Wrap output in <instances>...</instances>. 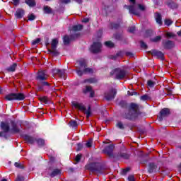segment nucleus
<instances>
[{
	"instance_id": "nucleus-1",
	"label": "nucleus",
	"mask_w": 181,
	"mask_h": 181,
	"mask_svg": "<svg viewBox=\"0 0 181 181\" xmlns=\"http://www.w3.org/2000/svg\"><path fill=\"white\" fill-rule=\"evenodd\" d=\"M48 76L46 74V71H39L36 80L38 81L37 83V90L38 91H49L52 89V86H50V83L46 81L47 80Z\"/></svg>"
},
{
	"instance_id": "nucleus-2",
	"label": "nucleus",
	"mask_w": 181,
	"mask_h": 181,
	"mask_svg": "<svg viewBox=\"0 0 181 181\" xmlns=\"http://www.w3.org/2000/svg\"><path fill=\"white\" fill-rule=\"evenodd\" d=\"M86 170H90L93 173L96 172V173H103L104 170V165L101 163H90L85 166Z\"/></svg>"
},
{
	"instance_id": "nucleus-3",
	"label": "nucleus",
	"mask_w": 181,
	"mask_h": 181,
	"mask_svg": "<svg viewBox=\"0 0 181 181\" xmlns=\"http://www.w3.org/2000/svg\"><path fill=\"white\" fill-rule=\"evenodd\" d=\"M26 98L22 93H11L5 96L6 101H23Z\"/></svg>"
},
{
	"instance_id": "nucleus-4",
	"label": "nucleus",
	"mask_w": 181,
	"mask_h": 181,
	"mask_svg": "<svg viewBox=\"0 0 181 181\" xmlns=\"http://www.w3.org/2000/svg\"><path fill=\"white\" fill-rule=\"evenodd\" d=\"M71 105L75 108V110H78L81 111V112H85V114H91V106H88V109L82 103H78L76 101L71 102Z\"/></svg>"
},
{
	"instance_id": "nucleus-5",
	"label": "nucleus",
	"mask_w": 181,
	"mask_h": 181,
	"mask_svg": "<svg viewBox=\"0 0 181 181\" xmlns=\"http://www.w3.org/2000/svg\"><path fill=\"white\" fill-rule=\"evenodd\" d=\"M76 64H78L79 69L83 68L84 74H93L94 73V70L92 68L87 67V61L85 59L76 61Z\"/></svg>"
},
{
	"instance_id": "nucleus-6",
	"label": "nucleus",
	"mask_w": 181,
	"mask_h": 181,
	"mask_svg": "<svg viewBox=\"0 0 181 181\" xmlns=\"http://www.w3.org/2000/svg\"><path fill=\"white\" fill-rule=\"evenodd\" d=\"M110 76H115L116 80H122L127 76V71L121 69V68H116L110 72Z\"/></svg>"
},
{
	"instance_id": "nucleus-7",
	"label": "nucleus",
	"mask_w": 181,
	"mask_h": 181,
	"mask_svg": "<svg viewBox=\"0 0 181 181\" xmlns=\"http://www.w3.org/2000/svg\"><path fill=\"white\" fill-rule=\"evenodd\" d=\"M115 146H114V144H110L108 146H106L104 149L102 151L103 153H105V155H107L109 158H115V156L117 154H114V148Z\"/></svg>"
},
{
	"instance_id": "nucleus-8",
	"label": "nucleus",
	"mask_w": 181,
	"mask_h": 181,
	"mask_svg": "<svg viewBox=\"0 0 181 181\" xmlns=\"http://www.w3.org/2000/svg\"><path fill=\"white\" fill-rule=\"evenodd\" d=\"M117 89L112 88L107 92L104 93L105 98L107 101H112L117 95Z\"/></svg>"
},
{
	"instance_id": "nucleus-9",
	"label": "nucleus",
	"mask_w": 181,
	"mask_h": 181,
	"mask_svg": "<svg viewBox=\"0 0 181 181\" xmlns=\"http://www.w3.org/2000/svg\"><path fill=\"white\" fill-rule=\"evenodd\" d=\"M161 45L165 50H172L175 47V42L170 40H163Z\"/></svg>"
},
{
	"instance_id": "nucleus-10",
	"label": "nucleus",
	"mask_w": 181,
	"mask_h": 181,
	"mask_svg": "<svg viewBox=\"0 0 181 181\" xmlns=\"http://www.w3.org/2000/svg\"><path fill=\"white\" fill-rule=\"evenodd\" d=\"M141 108H142V105L135 103H130L129 107V110L133 111L134 114H142V112H139L141 111Z\"/></svg>"
},
{
	"instance_id": "nucleus-11",
	"label": "nucleus",
	"mask_w": 181,
	"mask_h": 181,
	"mask_svg": "<svg viewBox=\"0 0 181 181\" xmlns=\"http://www.w3.org/2000/svg\"><path fill=\"white\" fill-rule=\"evenodd\" d=\"M101 46H103L101 42H95L91 45L90 50L94 54H95L97 53H100V52H101Z\"/></svg>"
},
{
	"instance_id": "nucleus-12",
	"label": "nucleus",
	"mask_w": 181,
	"mask_h": 181,
	"mask_svg": "<svg viewBox=\"0 0 181 181\" xmlns=\"http://www.w3.org/2000/svg\"><path fill=\"white\" fill-rule=\"evenodd\" d=\"M149 53H151V56L153 57H156V59L165 60V54H163L162 51H159L158 49H151Z\"/></svg>"
},
{
	"instance_id": "nucleus-13",
	"label": "nucleus",
	"mask_w": 181,
	"mask_h": 181,
	"mask_svg": "<svg viewBox=\"0 0 181 181\" xmlns=\"http://www.w3.org/2000/svg\"><path fill=\"white\" fill-rule=\"evenodd\" d=\"M160 169V168L158 167V164L152 162L148 163L147 172L150 174L156 173V172H159Z\"/></svg>"
},
{
	"instance_id": "nucleus-14",
	"label": "nucleus",
	"mask_w": 181,
	"mask_h": 181,
	"mask_svg": "<svg viewBox=\"0 0 181 181\" xmlns=\"http://www.w3.org/2000/svg\"><path fill=\"white\" fill-rule=\"evenodd\" d=\"M131 158V154H128L127 153H122V152H119L116 153L115 156V159L116 160H119V159H124L126 160H128Z\"/></svg>"
},
{
	"instance_id": "nucleus-15",
	"label": "nucleus",
	"mask_w": 181,
	"mask_h": 181,
	"mask_svg": "<svg viewBox=\"0 0 181 181\" xmlns=\"http://www.w3.org/2000/svg\"><path fill=\"white\" fill-rule=\"evenodd\" d=\"M139 115L138 114H122V118L128 119V121H136V119H138Z\"/></svg>"
},
{
	"instance_id": "nucleus-16",
	"label": "nucleus",
	"mask_w": 181,
	"mask_h": 181,
	"mask_svg": "<svg viewBox=\"0 0 181 181\" xmlns=\"http://www.w3.org/2000/svg\"><path fill=\"white\" fill-rule=\"evenodd\" d=\"M127 9H128L129 13L132 15H135L136 16H141V13L139 11H136L135 8V6L134 5H129V6H125Z\"/></svg>"
},
{
	"instance_id": "nucleus-17",
	"label": "nucleus",
	"mask_w": 181,
	"mask_h": 181,
	"mask_svg": "<svg viewBox=\"0 0 181 181\" xmlns=\"http://www.w3.org/2000/svg\"><path fill=\"white\" fill-rule=\"evenodd\" d=\"M21 136L27 142V144H30V145H33L36 141V139L30 135L22 134Z\"/></svg>"
},
{
	"instance_id": "nucleus-18",
	"label": "nucleus",
	"mask_w": 181,
	"mask_h": 181,
	"mask_svg": "<svg viewBox=\"0 0 181 181\" xmlns=\"http://www.w3.org/2000/svg\"><path fill=\"white\" fill-rule=\"evenodd\" d=\"M122 23V19H119L118 23H110V29H111L112 30H117L121 28Z\"/></svg>"
},
{
	"instance_id": "nucleus-19",
	"label": "nucleus",
	"mask_w": 181,
	"mask_h": 181,
	"mask_svg": "<svg viewBox=\"0 0 181 181\" xmlns=\"http://www.w3.org/2000/svg\"><path fill=\"white\" fill-rule=\"evenodd\" d=\"M1 131H4V132L8 134L9 131H11V127L9 126V124L5 122H1Z\"/></svg>"
},
{
	"instance_id": "nucleus-20",
	"label": "nucleus",
	"mask_w": 181,
	"mask_h": 181,
	"mask_svg": "<svg viewBox=\"0 0 181 181\" xmlns=\"http://www.w3.org/2000/svg\"><path fill=\"white\" fill-rule=\"evenodd\" d=\"M14 15L16 19H22L25 16V10L23 8H18Z\"/></svg>"
},
{
	"instance_id": "nucleus-21",
	"label": "nucleus",
	"mask_w": 181,
	"mask_h": 181,
	"mask_svg": "<svg viewBox=\"0 0 181 181\" xmlns=\"http://www.w3.org/2000/svg\"><path fill=\"white\" fill-rule=\"evenodd\" d=\"M83 83H88V84H97V83H98V79L96 78H89L87 79H84L83 81Z\"/></svg>"
},
{
	"instance_id": "nucleus-22",
	"label": "nucleus",
	"mask_w": 181,
	"mask_h": 181,
	"mask_svg": "<svg viewBox=\"0 0 181 181\" xmlns=\"http://www.w3.org/2000/svg\"><path fill=\"white\" fill-rule=\"evenodd\" d=\"M59 175H62V170L59 168H56V169H54L49 174V176H50V177H56V176H59Z\"/></svg>"
},
{
	"instance_id": "nucleus-23",
	"label": "nucleus",
	"mask_w": 181,
	"mask_h": 181,
	"mask_svg": "<svg viewBox=\"0 0 181 181\" xmlns=\"http://www.w3.org/2000/svg\"><path fill=\"white\" fill-rule=\"evenodd\" d=\"M11 131L14 134H19L21 132V129L18 128V124L13 121H11Z\"/></svg>"
},
{
	"instance_id": "nucleus-24",
	"label": "nucleus",
	"mask_w": 181,
	"mask_h": 181,
	"mask_svg": "<svg viewBox=\"0 0 181 181\" xmlns=\"http://www.w3.org/2000/svg\"><path fill=\"white\" fill-rule=\"evenodd\" d=\"M16 67H18V64L13 63L12 65L6 69V71L8 73H13L16 71Z\"/></svg>"
},
{
	"instance_id": "nucleus-25",
	"label": "nucleus",
	"mask_w": 181,
	"mask_h": 181,
	"mask_svg": "<svg viewBox=\"0 0 181 181\" xmlns=\"http://www.w3.org/2000/svg\"><path fill=\"white\" fill-rule=\"evenodd\" d=\"M59 45V40L57 39H53L51 42L52 50H57V45Z\"/></svg>"
},
{
	"instance_id": "nucleus-26",
	"label": "nucleus",
	"mask_w": 181,
	"mask_h": 181,
	"mask_svg": "<svg viewBox=\"0 0 181 181\" xmlns=\"http://www.w3.org/2000/svg\"><path fill=\"white\" fill-rule=\"evenodd\" d=\"M69 125L71 128H73V129H77L78 123H77V121L74 119H71V121L69 122Z\"/></svg>"
},
{
	"instance_id": "nucleus-27",
	"label": "nucleus",
	"mask_w": 181,
	"mask_h": 181,
	"mask_svg": "<svg viewBox=\"0 0 181 181\" xmlns=\"http://www.w3.org/2000/svg\"><path fill=\"white\" fill-rule=\"evenodd\" d=\"M156 21L158 25H160V26H162V25H163V23L162 22V15L160 13H156Z\"/></svg>"
},
{
	"instance_id": "nucleus-28",
	"label": "nucleus",
	"mask_w": 181,
	"mask_h": 181,
	"mask_svg": "<svg viewBox=\"0 0 181 181\" xmlns=\"http://www.w3.org/2000/svg\"><path fill=\"white\" fill-rule=\"evenodd\" d=\"M35 142H37V144L38 145V146H40V148H42L45 145V141L44 139H35Z\"/></svg>"
},
{
	"instance_id": "nucleus-29",
	"label": "nucleus",
	"mask_w": 181,
	"mask_h": 181,
	"mask_svg": "<svg viewBox=\"0 0 181 181\" xmlns=\"http://www.w3.org/2000/svg\"><path fill=\"white\" fill-rule=\"evenodd\" d=\"M118 105L124 110H127V108H128V103H127V100H120Z\"/></svg>"
},
{
	"instance_id": "nucleus-30",
	"label": "nucleus",
	"mask_w": 181,
	"mask_h": 181,
	"mask_svg": "<svg viewBox=\"0 0 181 181\" xmlns=\"http://www.w3.org/2000/svg\"><path fill=\"white\" fill-rule=\"evenodd\" d=\"M83 25L81 24H78V25H75L72 27V30L74 32H78L80 30H83Z\"/></svg>"
},
{
	"instance_id": "nucleus-31",
	"label": "nucleus",
	"mask_w": 181,
	"mask_h": 181,
	"mask_svg": "<svg viewBox=\"0 0 181 181\" xmlns=\"http://www.w3.org/2000/svg\"><path fill=\"white\" fill-rule=\"evenodd\" d=\"M25 3L30 8H33L36 5V1L35 0H25Z\"/></svg>"
},
{
	"instance_id": "nucleus-32",
	"label": "nucleus",
	"mask_w": 181,
	"mask_h": 181,
	"mask_svg": "<svg viewBox=\"0 0 181 181\" xmlns=\"http://www.w3.org/2000/svg\"><path fill=\"white\" fill-rule=\"evenodd\" d=\"M44 13H47V15H50L53 13V10L48 6H45L43 8Z\"/></svg>"
},
{
	"instance_id": "nucleus-33",
	"label": "nucleus",
	"mask_w": 181,
	"mask_h": 181,
	"mask_svg": "<svg viewBox=\"0 0 181 181\" xmlns=\"http://www.w3.org/2000/svg\"><path fill=\"white\" fill-rule=\"evenodd\" d=\"M168 6H169V8H170L171 9H177L178 5L177 4L173 2V1H170L168 2L167 4Z\"/></svg>"
},
{
	"instance_id": "nucleus-34",
	"label": "nucleus",
	"mask_w": 181,
	"mask_h": 181,
	"mask_svg": "<svg viewBox=\"0 0 181 181\" xmlns=\"http://www.w3.org/2000/svg\"><path fill=\"white\" fill-rule=\"evenodd\" d=\"M70 42H71V39H70V37H69V35L64 36V45H70Z\"/></svg>"
},
{
	"instance_id": "nucleus-35",
	"label": "nucleus",
	"mask_w": 181,
	"mask_h": 181,
	"mask_svg": "<svg viewBox=\"0 0 181 181\" xmlns=\"http://www.w3.org/2000/svg\"><path fill=\"white\" fill-rule=\"evenodd\" d=\"M160 40H162V36L160 35H158L154 38L151 39V42H153V43H158V42H160Z\"/></svg>"
},
{
	"instance_id": "nucleus-36",
	"label": "nucleus",
	"mask_w": 181,
	"mask_h": 181,
	"mask_svg": "<svg viewBox=\"0 0 181 181\" xmlns=\"http://www.w3.org/2000/svg\"><path fill=\"white\" fill-rule=\"evenodd\" d=\"M172 112L170 108L164 107L160 112L159 114H170Z\"/></svg>"
},
{
	"instance_id": "nucleus-37",
	"label": "nucleus",
	"mask_w": 181,
	"mask_h": 181,
	"mask_svg": "<svg viewBox=\"0 0 181 181\" xmlns=\"http://www.w3.org/2000/svg\"><path fill=\"white\" fill-rule=\"evenodd\" d=\"M78 36H80L79 33H74L70 35L69 37H70L71 40H76V39H77V37H78Z\"/></svg>"
},
{
	"instance_id": "nucleus-38",
	"label": "nucleus",
	"mask_w": 181,
	"mask_h": 181,
	"mask_svg": "<svg viewBox=\"0 0 181 181\" xmlns=\"http://www.w3.org/2000/svg\"><path fill=\"white\" fill-rule=\"evenodd\" d=\"M141 101H148L151 100V97L148 94L143 95L140 97Z\"/></svg>"
},
{
	"instance_id": "nucleus-39",
	"label": "nucleus",
	"mask_w": 181,
	"mask_h": 181,
	"mask_svg": "<svg viewBox=\"0 0 181 181\" xmlns=\"http://www.w3.org/2000/svg\"><path fill=\"white\" fill-rule=\"evenodd\" d=\"M39 100L40 101H41V103H44L45 104H49V98H47V96L40 97Z\"/></svg>"
},
{
	"instance_id": "nucleus-40",
	"label": "nucleus",
	"mask_w": 181,
	"mask_h": 181,
	"mask_svg": "<svg viewBox=\"0 0 181 181\" xmlns=\"http://www.w3.org/2000/svg\"><path fill=\"white\" fill-rule=\"evenodd\" d=\"M153 35V30H146L145 32V37H151Z\"/></svg>"
},
{
	"instance_id": "nucleus-41",
	"label": "nucleus",
	"mask_w": 181,
	"mask_h": 181,
	"mask_svg": "<svg viewBox=\"0 0 181 181\" xmlns=\"http://www.w3.org/2000/svg\"><path fill=\"white\" fill-rule=\"evenodd\" d=\"M14 166L17 168V169H25V165H23L22 163L19 162H16L14 163Z\"/></svg>"
},
{
	"instance_id": "nucleus-42",
	"label": "nucleus",
	"mask_w": 181,
	"mask_h": 181,
	"mask_svg": "<svg viewBox=\"0 0 181 181\" xmlns=\"http://www.w3.org/2000/svg\"><path fill=\"white\" fill-rule=\"evenodd\" d=\"M168 114H160L159 115L157 116V118L158 121H163V118H166L168 117Z\"/></svg>"
},
{
	"instance_id": "nucleus-43",
	"label": "nucleus",
	"mask_w": 181,
	"mask_h": 181,
	"mask_svg": "<svg viewBox=\"0 0 181 181\" xmlns=\"http://www.w3.org/2000/svg\"><path fill=\"white\" fill-rule=\"evenodd\" d=\"M48 53H52L53 54V56H59V51L55 50V49H48Z\"/></svg>"
},
{
	"instance_id": "nucleus-44",
	"label": "nucleus",
	"mask_w": 181,
	"mask_h": 181,
	"mask_svg": "<svg viewBox=\"0 0 181 181\" xmlns=\"http://www.w3.org/2000/svg\"><path fill=\"white\" fill-rule=\"evenodd\" d=\"M90 91H93L91 86H86V88L83 90V94H87V93H90Z\"/></svg>"
},
{
	"instance_id": "nucleus-45",
	"label": "nucleus",
	"mask_w": 181,
	"mask_h": 181,
	"mask_svg": "<svg viewBox=\"0 0 181 181\" xmlns=\"http://www.w3.org/2000/svg\"><path fill=\"white\" fill-rule=\"evenodd\" d=\"M147 86L150 87L151 88H153L155 87V82L152 80H148L147 81Z\"/></svg>"
},
{
	"instance_id": "nucleus-46",
	"label": "nucleus",
	"mask_w": 181,
	"mask_h": 181,
	"mask_svg": "<svg viewBox=\"0 0 181 181\" xmlns=\"http://www.w3.org/2000/svg\"><path fill=\"white\" fill-rule=\"evenodd\" d=\"M117 128H119V129H125V127H124V124H122V122H118L116 124Z\"/></svg>"
},
{
	"instance_id": "nucleus-47",
	"label": "nucleus",
	"mask_w": 181,
	"mask_h": 181,
	"mask_svg": "<svg viewBox=\"0 0 181 181\" xmlns=\"http://www.w3.org/2000/svg\"><path fill=\"white\" fill-rule=\"evenodd\" d=\"M76 74L79 76V77H82L83 74H84V71H81V69H80V67H78V69H76Z\"/></svg>"
},
{
	"instance_id": "nucleus-48",
	"label": "nucleus",
	"mask_w": 181,
	"mask_h": 181,
	"mask_svg": "<svg viewBox=\"0 0 181 181\" xmlns=\"http://www.w3.org/2000/svg\"><path fill=\"white\" fill-rule=\"evenodd\" d=\"M105 46H106L107 47H114L115 45L111 41H106L105 42Z\"/></svg>"
},
{
	"instance_id": "nucleus-49",
	"label": "nucleus",
	"mask_w": 181,
	"mask_h": 181,
	"mask_svg": "<svg viewBox=\"0 0 181 181\" xmlns=\"http://www.w3.org/2000/svg\"><path fill=\"white\" fill-rule=\"evenodd\" d=\"M81 158H83V155L81 153L76 155L75 158V161L76 163H79V162L81 160Z\"/></svg>"
},
{
	"instance_id": "nucleus-50",
	"label": "nucleus",
	"mask_w": 181,
	"mask_h": 181,
	"mask_svg": "<svg viewBox=\"0 0 181 181\" xmlns=\"http://www.w3.org/2000/svg\"><path fill=\"white\" fill-rule=\"evenodd\" d=\"M129 170H131V168H127L125 169H123L121 171V175H122L123 176H125V175H127V173H128L129 172Z\"/></svg>"
},
{
	"instance_id": "nucleus-51",
	"label": "nucleus",
	"mask_w": 181,
	"mask_h": 181,
	"mask_svg": "<svg viewBox=\"0 0 181 181\" xmlns=\"http://www.w3.org/2000/svg\"><path fill=\"white\" fill-rule=\"evenodd\" d=\"M136 28L135 26L129 27L127 31L129 33H135Z\"/></svg>"
},
{
	"instance_id": "nucleus-52",
	"label": "nucleus",
	"mask_w": 181,
	"mask_h": 181,
	"mask_svg": "<svg viewBox=\"0 0 181 181\" xmlns=\"http://www.w3.org/2000/svg\"><path fill=\"white\" fill-rule=\"evenodd\" d=\"M41 40H42L40 38H37L35 40H33V42H32L33 46H35L36 45H39V43H40Z\"/></svg>"
},
{
	"instance_id": "nucleus-53",
	"label": "nucleus",
	"mask_w": 181,
	"mask_h": 181,
	"mask_svg": "<svg viewBox=\"0 0 181 181\" xmlns=\"http://www.w3.org/2000/svg\"><path fill=\"white\" fill-rule=\"evenodd\" d=\"M64 73H66V69H61V71L58 74L60 78H64Z\"/></svg>"
},
{
	"instance_id": "nucleus-54",
	"label": "nucleus",
	"mask_w": 181,
	"mask_h": 181,
	"mask_svg": "<svg viewBox=\"0 0 181 181\" xmlns=\"http://www.w3.org/2000/svg\"><path fill=\"white\" fill-rule=\"evenodd\" d=\"M128 95L132 96V95H139V93L136 91H127Z\"/></svg>"
},
{
	"instance_id": "nucleus-55",
	"label": "nucleus",
	"mask_w": 181,
	"mask_h": 181,
	"mask_svg": "<svg viewBox=\"0 0 181 181\" xmlns=\"http://www.w3.org/2000/svg\"><path fill=\"white\" fill-rule=\"evenodd\" d=\"M114 37L116 40H122V35L121 34H115Z\"/></svg>"
},
{
	"instance_id": "nucleus-56",
	"label": "nucleus",
	"mask_w": 181,
	"mask_h": 181,
	"mask_svg": "<svg viewBox=\"0 0 181 181\" xmlns=\"http://www.w3.org/2000/svg\"><path fill=\"white\" fill-rule=\"evenodd\" d=\"M165 25H166V26H170V25H172V23H173V21H172L170 19H166L164 21Z\"/></svg>"
},
{
	"instance_id": "nucleus-57",
	"label": "nucleus",
	"mask_w": 181,
	"mask_h": 181,
	"mask_svg": "<svg viewBox=\"0 0 181 181\" xmlns=\"http://www.w3.org/2000/svg\"><path fill=\"white\" fill-rule=\"evenodd\" d=\"M140 45L141 49H148V45H146V43H145V42L140 41Z\"/></svg>"
},
{
	"instance_id": "nucleus-58",
	"label": "nucleus",
	"mask_w": 181,
	"mask_h": 181,
	"mask_svg": "<svg viewBox=\"0 0 181 181\" xmlns=\"http://www.w3.org/2000/svg\"><path fill=\"white\" fill-rule=\"evenodd\" d=\"M6 112H7V114H12L13 113V110H12V107H6Z\"/></svg>"
},
{
	"instance_id": "nucleus-59",
	"label": "nucleus",
	"mask_w": 181,
	"mask_h": 181,
	"mask_svg": "<svg viewBox=\"0 0 181 181\" xmlns=\"http://www.w3.org/2000/svg\"><path fill=\"white\" fill-rule=\"evenodd\" d=\"M15 181H25V177L21 175H18Z\"/></svg>"
},
{
	"instance_id": "nucleus-60",
	"label": "nucleus",
	"mask_w": 181,
	"mask_h": 181,
	"mask_svg": "<svg viewBox=\"0 0 181 181\" xmlns=\"http://www.w3.org/2000/svg\"><path fill=\"white\" fill-rule=\"evenodd\" d=\"M83 148H84V146H83V144H81V143L77 144V149H76V151L78 152V151H81V149H83Z\"/></svg>"
},
{
	"instance_id": "nucleus-61",
	"label": "nucleus",
	"mask_w": 181,
	"mask_h": 181,
	"mask_svg": "<svg viewBox=\"0 0 181 181\" xmlns=\"http://www.w3.org/2000/svg\"><path fill=\"white\" fill-rule=\"evenodd\" d=\"M35 19H36V16H35V14L32 13L28 16V21H35Z\"/></svg>"
},
{
	"instance_id": "nucleus-62",
	"label": "nucleus",
	"mask_w": 181,
	"mask_h": 181,
	"mask_svg": "<svg viewBox=\"0 0 181 181\" xmlns=\"http://www.w3.org/2000/svg\"><path fill=\"white\" fill-rule=\"evenodd\" d=\"M116 56L117 57H124V52L123 51H119L116 53Z\"/></svg>"
},
{
	"instance_id": "nucleus-63",
	"label": "nucleus",
	"mask_w": 181,
	"mask_h": 181,
	"mask_svg": "<svg viewBox=\"0 0 181 181\" xmlns=\"http://www.w3.org/2000/svg\"><path fill=\"white\" fill-rule=\"evenodd\" d=\"M138 8L140 11H145L146 8L145 6L142 5V4H138Z\"/></svg>"
},
{
	"instance_id": "nucleus-64",
	"label": "nucleus",
	"mask_w": 181,
	"mask_h": 181,
	"mask_svg": "<svg viewBox=\"0 0 181 181\" xmlns=\"http://www.w3.org/2000/svg\"><path fill=\"white\" fill-rule=\"evenodd\" d=\"M128 180L129 181H135V176L134 175H129L128 176Z\"/></svg>"
}]
</instances>
